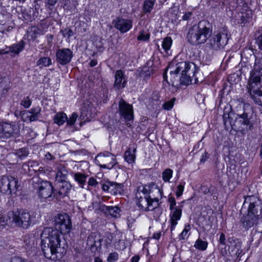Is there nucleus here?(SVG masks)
Returning <instances> with one entry per match:
<instances>
[{
	"label": "nucleus",
	"instance_id": "nucleus-13",
	"mask_svg": "<svg viewBox=\"0 0 262 262\" xmlns=\"http://www.w3.org/2000/svg\"><path fill=\"white\" fill-rule=\"evenodd\" d=\"M248 91L252 99L254 97L252 94V89L257 86L262 85V71H258L253 69L250 74V77L248 81Z\"/></svg>",
	"mask_w": 262,
	"mask_h": 262
},
{
	"label": "nucleus",
	"instance_id": "nucleus-34",
	"mask_svg": "<svg viewBox=\"0 0 262 262\" xmlns=\"http://www.w3.org/2000/svg\"><path fill=\"white\" fill-rule=\"evenodd\" d=\"M106 210L109 214L113 217H117L120 215V209L117 206H107Z\"/></svg>",
	"mask_w": 262,
	"mask_h": 262
},
{
	"label": "nucleus",
	"instance_id": "nucleus-46",
	"mask_svg": "<svg viewBox=\"0 0 262 262\" xmlns=\"http://www.w3.org/2000/svg\"><path fill=\"white\" fill-rule=\"evenodd\" d=\"M118 258V254L117 252H112L107 257V261L108 262H115Z\"/></svg>",
	"mask_w": 262,
	"mask_h": 262
},
{
	"label": "nucleus",
	"instance_id": "nucleus-38",
	"mask_svg": "<svg viewBox=\"0 0 262 262\" xmlns=\"http://www.w3.org/2000/svg\"><path fill=\"white\" fill-rule=\"evenodd\" d=\"M78 117V115L77 113H73L69 119L67 118V120H66L67 125L69 126L73 125L76 122Z\"/></svg>",
	"mask_w": 262,
	"mask_h": 262
},
{
	"label": "nucleus",
	"instance_id": "nucleus-58",
	"mask_svg": "<svg viewBox=\"0 0 262 262\" xmlns=\"http://www.w3.org/2000/svg\"><path fill=\"white\" fill-rule=\"evenodd\" d=\"M46 37L47 39V41H48V44L51 43L52 42V40L53 39V35L52 34H48L46 36Z\"/></svg>",
	"mask_w": 262,
	"mask_h": 262
},
{
	"label": "nucleus",
	"instance_id": "nucleus-9",
	"mask_svg": "<svg viewBox=\"0 0 262 262\" xmlns=\"http://www.w3.org/2000/svg\"><path fill=\"white\" fill-rule=\"evenodd\" d=\"M19 134V127L14 122L0 123V138L8 139L16 138Z\"/></svg>",
	"mask_w": 262,
	"mask_h": 262
},
{
	"label": "nucleus",
	"instance_id": "nucleus-4",
	"mask_svg": "<svg viewBox=\"0 0 262 262\" xmlns=\"http://www.w3.org/2000/svg\"><path fill=\"white\" fill-rule=\"evenodd\" d=\"M212 26L208 21H200L198 25L190 28L187 34L189 42L193 45H199L205 43L211 36Z\"/></svg>",
	"mask_w": 262,
	"mask_h": 262
},
{
	"label": "nucleus",
	"instance_id": "nucleus-25",
	"mask_svg": "<svg viewBox=\"0 0 262 262\" xmlns=\"http://www.w3.org/2000/svg\"><path fill=\"white\" fill-rule=\"evenodd\" d=\"M136 148H128L124 153V159L128 163L131 164L135 162L136 159L135 152Z\"/></svg>",
	"mask_w": 262,
	"mask_h": 262
},
{
	"label": "nucleus",
	"instance_id": "nucleus-40",
	"mask_svg": "<svg viewBox=\"0 0 262 262\" xmlns=\"http://www.w3.org/2000/svg\"><path fill=\"white\" fill-rule=\"evenodd\" d=\"M175 100L176 98H172L171 100L165 102L163 105V108L166 110H170L173 107Z\"/></svg>",
	"mask_w": 262,
	"mask_h": 262
},
{
	"label": "nucleus",
	"instance_id": "nucleus-53",
	"mask_svg": "<svg viewBox=\"0 0 262 262\" xmlns=\"http://www.w3.org/2000/svg\"><path fill=\"white\" fill-rule=\"evenodd\" d=\"M219 243L220 245L225 246L226 245V236L224 233H221L219 238Z\"/></svg>",
	"mask_w": 262,
	"mask_h": 262
},
{
	"label": "nucleus",
	"instance_id": "nucleus-7",
	"mask_svg": "<svg viewBox=\"0 0 262 262\" xmlns=\"http://www.w3.org/2000/svg\"><path fill=\"white\" fill-rule=\"evenodd\" d=\"M19 186L17 178L12 176H3L0 180V192L5 194H14Z\"/></svg>",
	"mask_w": 262,
	"mask_h": 262
},
{
	"label": "nucleus",
	"instance_id": "nucleus-8",
	"mask_svg": "<svg viewBox=\"0 0 262 262\" xmlns=\"http://www.w3.org/2000/svg\"><path fill=\"white\" fill-rule=\"evenodd\" d=\"M228 31L224 30L222 31L214 33L209 40L208 44L214 50L223 49L228 41Z\"/></svg>",
	"mask_w": 262,
	"mask_h": 262
},
{
	"label": "nucleus",
	"instance_id": "nucleus-61",
	"mask_svg": "<svg viewBox=\"0 0 262 262\" xmlns=\"http://www.w3.org/2000/svg\"><path fill=\"white\" fill-rule=\"evenodd\" d=\"M256 103H257L259 105L262 106V100H260L259 99H257L256 97H254V99H252Z\"/></svg>",
	"mask_w": 262,
	"mask_h": 262
},
{
	"label": "nucleus",
	"instance_id": "nucleus-43",
	"mask_svg": "<svg viewBox=\"0 0 262 262\" xmlns=\"http://www.w3.org/2000/svg\"><path fill=\"white\" fill-rule=\"evenodd\" d=\"M31 101L28 96L25 97L21 101L20 104L25 108H29L31 104Z\"/></svg>",
	"mask_w": 262,
	"mask_h": 262
},
{
	"label": "nucleus",
	"instance_id": "nucleus-54",
	"mask_svg": "<svg viewBox=\"0 0 262 262\" xmlns=\"http://www.w3.org/2000/svg\"><path fill=\"white\" fill-rule=\"evenodd\" d=\"M30 115H27V118H28V120L30 122L35 121L38 120V116L32 114H29Z\"/></svg>",
	"mask_w": 262,
	"mask_h": 262
},
{
	"label": "nucleus",
	"instance_id": "nucleus-16",
	"mask_svg": "<svg viewBox=\"0 0 262 262\" xmlns=\"http://www.w3.org/2000/svg\"><path fill=\"white\" fill-rule=\"evenodd\" d=\"M154 201L157 203L159 201V198L154 196L151 198V196L149 198H141V200L137 201V204L139 208L143 211H149L154 210L155 211H159V209L156 207H153L152 203Z\"/></svg>",
	"mask_w": 262,
	"mask_h": 262
},
{
	"label": "nucleus",
	"instance_id": "nucleus-44",
	"mask_svg": "<svg viewBox=\"0 0 262 262\" xmlns=\"http://www.w3.org/2000/svg\"><path fill=\"white\" fill-rule=\"evenodd\" d=\"M30 163V168L31 170V172H33V174L34 172L37 171L38 170V163L36 161H29Z\"/></svg>",
	"mask_w": 262,
	"mask_h": 262
},
{
	"label": "nucleus",
	"instance_id": "nucleus-51",
	"mask_svg": "<svg viewBox=\"0 0 262 262\" xmlns=\"http://www.w3.org/2000/svg\"><path fill=\"white\" fill-rule=\"evenodd\" d=\"M256 42L259 49L262 50V33L257 37Z\"/></svg>",
	"mask_w": 262,
	"mask_h": 262
},
{
	"label": "nucleus",
	"instance_id": "nucleus-23",
	"mask_svg": "<svg viewBox=\"0 0 262 262\" xmlns=\"http://www.w3.org/2000/svg\"><path fill=\"white\" fill-rule=\"evenodd\" d=\"M126 81L124 78V74L121 70H117L115 73L114 88L116 90L124 88Z\"/></svg>",
	"mask_w": 262,
	"mask_h": 262
},
{
	"label": "nucleus",
	"instance_id": "nucleus-42",
	"mask_svg": "<svg viewBox=\"0 0 262 262\" xmlns=\"http://www.w3.org/2000/svg\"><path fill=\"white\" fill-rule=\"evenodd\" d=\"M185 184V182H181V183L177 186L176 195L178 198L182 195L184 191Z\"/></svg>",
	"mask_w": 262,
	"mask_h": 262
},
{
	"label": "nucleus",
	"instance_id": "nucleus-11",
	"mask_svg": "<svg viewBox=\"0 0 262 262\" xmlns=\"http://www.w3.org/2000/svg\"><path fill=\"white\" fill-rule=\"evenodd\" d=\"M55 57L58 64L65 66L71 61L73 57V53L69 48L59 49L56 51Z\"/></svg>",
	"mask_w": 262,
	"mask_h": 262
},
{
	"label": "nucleus",
	"instance_id": "nucleus-35",
	"mask_svg": "<svg viewBox=\"0 0 262 262\" xmlns=\"http://www.w3.org/2000/svg\"><path fill=\"white\" fill-rule=\"evenodd\" d=\"M173 171L170 168H167L162 172V179L165 182H169L172 178Z\"/></svg>",
	"mask_w": 262,
	"mask_h": 262
},
{
	"label": "nucleus",
	"instance_id": "nucleus-22",
	"mask_svg": "<svg viewBox=\"0 0 262 262\" xmlns=\"http://www.w3.org/2000/svg\"><path fill=\"white\" fill-rule=\"evenodd\" d=\"M97 157L102 158V160L104 161H110V160H111L109 163L104 164L100 165L101 167L104 168L111 169L117 163L116 161V159L115 156L109 152H106L105 153H100L97 155Z\"/></svg>",
	"mask_w": 262,
	"mask_h": 262
},
{
	"label": "nucleus",
	"instance_id": "nucleus-49",
	"mask_svg": "<svg viewBox=\"0 0 262 262\" xmlns=\"http://www.w3.org/2000/svg\"><path fill=\"white\" fill-rule=\"evenodd\" d=\"M22 168L24 170L26 174H29V175H32L33 172H31L30 168V163L29 161H28L26 163H25L23 164L22 166Z\"/></svg>",
	"mask_w": 262,
	"mask_h": 262
},
{
	"label": "nucleus",
	"instance_id": "nucleus-3",
	"mask_svg": "<svg viewBox=\"0 0 262 262\" xmlns=\"http://www.w3.org/2000/svg\"><path fill=\"white\" fill-rule=\"evenodd\" d=\"M169 70L170 74H178L181 73L180 77V83L182 85H188L191 83L193 78L194 83L199 82L198 78L196 76L198 70L195 65L192 62L186 61H182L177 62V61H172L169 63L166 69V72Z\"/></svg>",
	"mask_w": 262,
	"mask_h": 262
},
{
	"label": "nucleus",
	"instance_id": "nucleus-60",
	"mask_svg": "<svg viewBox=\"0 0 262 262\" xmlns=\"http://www.w3.org/2000/svg\"><path fill=\"white\" fill-rule=\"evenodd\" d=\"M140 259L139 255H135L131 259V262H138Z\"/></svg>",
	"mask_w": 262,
	"mask_h": 262
},
{
	"label": "nucleus",
	"instance_id": "nucleus-52",
	"mask_svg": "<svg viewBox=\"0 0 262 262\" xmlns=\"http://www.w3.org/2000/svg\"><path fill=\"white\" fill-rule=\"evenodd\" d=\"M97 184L98 182L95 178L91 177L89 179L88 181V185L89 186L96 187Z\"/></svg>",
	"mask_w": 262,
	"mask_h": 262
},
{
	"label": "nucleus",
	"instance_id": "nucleus-17",
	"mask_svg": "<svg viewBox=\"0 0 262 262\" xmlns=\"http://www.w3.org/2000/svg\"><path fill=\"white\" fill-rule=\"evenodd\" d=\"M102 189L107 191L111 194L116 195L121 194L123 191L124 185L122 183H118L115 182L107 181L103 184Z\"/></svg>",
	"mask_w": 262,
	"mask_h": 262
},
{
	"label": "nucleus",
	"instance_id": "nucleus-55",
	"mask_svg": "<svg viewBox=\"0 0 262 262\" xmlns=\"http://www.w3.org/2000/svg\"><path fill=\"white\" fill-rule=\"evenodd\" d=\"M192 15V12H187L183 16L182 19L183 20H188L191 17Z\"/></svg>",
	"mask_w": 262,
	"mask_h": 262
},
{
	"label": "nucleus",
	"instance_id": "nucleus-24",
	"mask_svg": "<svg viewBox=\"0 0 262 262\" xmlns=\"http://www.w3.org/2000/svg\"><path fill=\"white\" fill-rule=\"evenodd\" d=\"M25 45V42L21 40L19 42L13 44L8 47L9 50L7 51H9L15 55H18L24 50Z\"/></svg>",
	"mask_w": 262,
	"mask_h": 262
},
{
	"label": "nucleus",
	"instance_id": "nucleus-1",
	"mask_svg": "<svg viewBox=\"0 0 262 262\" xmlns=\"http://www.w3.org/2000/svg\"><path fill=\"white\" fill-rule=\"evenodd\" d=\"M55 230L45 228L41 235V249L44 256L53 260H59L67 253L64 244H61L60 234L69 233L72 228L71 221L67 214H59L55 220Z\"/></svg>",
	"mask_w": 262,
	"mask_h": 262
},
{
	"label": "nucleus",
	"instance_id": "nucleus-33",
	"mask_svg": "<svg viewBox=\"0 0 262 262\" xmlns=\"http://www.w3.org/2000/svg\"><path fill=\"white\" fill-rule=\"evenodd\" d=\"M172 43V40L170 37H166L164 38L162 41V48L165 53L170 50Z\"/></svg>",
	"mask_w": 262,
	"mask_h": 262
},
{
	"label": "nucleus",
	"instance_id": "nucleus-32",
	"mask_svg": "<svg viewBox=\"0 0 262 262\" xmlns=\"http://www.w3.org/2000/svg\"><path fill=\"white\" fill-rule=\"evenodd\" d=\"M156 0H145L143 4V11L144 13H150L153 9Z\"/></svg>",
	"mask_w": 262,
	"mask_h": 262
},
{
	"label": "nucleus",
	"instance_id": "nucleus-27",
	"mask_svg": "<svg viewBox=\"0 0 262 262\" xmlns=\"http://www.w3.org/2000/svg\"><path fill=\"white\" fill-rule=\"evenodd\" d=\"M67 120V115L63 112H59L54 117V122L59 126L62 125Z\"/></svg>",
	"mask_w": 262,
	"mask_h": 262
},
{
	"label": "nucleus",
	"instance_id": "nucleus-41",
	"mask_svg": "<svg viewBox=\"0 0 262 262\" xmlns=\"http://www.w3.org/2000/svg\"><path fill=\"white\" fill-rule=\"evenodd\" d=\"M253 69L262 71V57L261 58L256 57Z\"/></svg>",
	"mask_w": 262,
	"mask_h": 262
},
{
	"label": "nucleus",
	"instance_id": "nucleus-19",
	"mask_svg": "<svg viewBox=\"0 0 262 262\" xmlns=\"http://www.w3.org/2000/svg\"><path fill=\"white\" fill-rule=\"evenodd\" d=\"M58 189L55 190L54 197L60 199L67 195L71 189V185L68 181L57 182Z\"/></svg>",
	"mask_w": 262,
	"mask_h": 262
},
{
	"label": "nucleus",
	"instance_id": "nucleus-12",
	"mask_svg": "<svg viewBox=\"0 0 262 262\" xmlns=\"http://www.w3.org/2000/svg\"><path fill=\"white\" fill-rule=\"evenodd\" d=\"M118 110L120 115L126 121L133 120L134 111L132 105L121 99L118 103Z\"/></svg>",
	"mask_w": 262,
	"mask_h": 262
},
{
	"label": "nucleus",
	"instance_id": "nucleus-18",
	"mask_svg": "<svg viewBox=\"0 0 262 262\" xmlns=\"http://www.w3.org/2000/svg\"><path fill=\"white\" fill-rule=\"evenodd\" d=\"M102 238L100 233L92 232L88 237L87 245L90 246L91 250L95 252L101 249Z\"/></svg>",
	"mask_w": 262,
	"mask_h": 262
},
{
	"label": "nucleus",
	"instance_id": "nucleus-6",
	"mask_svg": "<svg viewBox=\"0 0 262 262\" xmlns=\"http://www.w3.org/2000/svg\"><path fill=\"white\" fill-rule=\"evenodd\" d=\"M8 215L9 217L12 216V221L16 226L23 229H27L34 224V217L26 210H17L16 211L9 212Z\"/></svg>",
	"mask_w": 262,
	"mask_h": 262
},
{
	"label": "nucleus",
	"instance_id": "nucleus-21",
	"mask_svg": "<svg viewBox=\"0 0 262 262\" xmlns=\"http://www.w3.org/2000/svg\"><path fill=\"white\" fill-rule=\"evenodd\" d=\"M170 210V231L172 232L173 230H174L176 226L178 224V221L181 219L182 211V209L179 207Z\"/></svg>",
	"mask_w": 262,
	"mask_h": 262
},
{
	"label": "nucleus",
	"instance_id": "nucleus-31",
	"mask_svg": "<svg viewBox=\"0 0 262 262\" xmlns=\"http://www.w3.org/2000/svg\"><path fill=\"white\" fill-rule=\"evenodd\" d=\"M208 242L199 238L194 243V247L201 251H205L208 247Z\"/></svg>",
	"mask_w": 262,
	"mask_h": 262
},
{
	"label": "nucleus",
	"instance_id": "nucleus-28",
	"mask_svg": "<svg viewBox=\"0 0 262 262\" xmlns=\"http://www.w3.org/2000/svg\"><path fill=\"white\" fill-rule=\"evenodd\" d=\"M29 154V151L27 148L23 147L17 149L10 156H16L19 159L23 160L26 158Z\"/></svg>",
	"mask_w": 262,
	"mask_h": 262
},
{
	"label": "nucleus",
	"instance_id": "nucleus-45",
	"mask_svg": "<svg viewBox=\"0 0 262 262\" xmlns=\"http://www.w3.org/2000/svg\"><path fill=\"white\" fill-rule=\"evenodd\" d=\"M10 219V217L9 216H6L4 215H0V225L2 226V227L6 226L8 224V221Z\"/></svg>",
	"mask_w": 262,
	"mask_h": 262
},
{
	"label": "nucleus",
	"instance_id": "nucleus-57",
	"mask_svg": "<svg viewBox=\"0 0 262 262\" xmlns=\"http://www.w3.org/2000/svg\"><path fill=\"white\" fill-rule=\"evenodd\" d=\"M28 240H29V243H27V239H26V246L28 245L27 248H29L30 245L31 246V247H32V246H34V237H31L29 238Z\"/></svg>",
	"mask_w": 262,
	"mask_h": 262
},
{
	"label": "nucleus",
	"instance_id": "nucleus-14",
	"mask_svg": "<svg viewBox=\"0 0 262 262\" xmlns=\"http://www.w3.org/2000/svg\"><path fill=\"white\" fill-rule=\"evenodd\" d=\"M55 190L52 183L48 181H42L38 187V195L43 199L54 198Z\"/></svg>",
	"mask_w": 262,
	"mask_h": 262
},
{
	"label": "nucleus",
	"instance_id": "nucleus-62",
	"mask_svg": "<svg viewBox=\"0 0 262 262\" xmlns=\"http://www.w3.org/2000/svg\"><path fill=\"white\" fill-rule=\"evenodd\" d=\"M45 157L47 160H52L54 157L50 153L48 152L45 155Z\"/></svg>",
	"mask_w": 262,
	"mask_h": 262
},
{
	"label": "nucleus",
	"instance_id": "nucleus-37",
	"mask_svg": "<svg viewBox=\"0 0 262 262\" xmlns=\"http://www.w3.org/2000/svg\"><path fill=\"white\" fill-rule=\"evenodd\" d=\"M60 33L62 34L63 37H67L68 38H70L74 35L73 30L70 28L61 29Z\"/></svg>",
	"mask_w": 262,
	"mask_h": 262
},
{
	"label": "nucleus",
	"instance_id": "nucleus-15",
	"mask_svg": "<svg viewBox=\"0 0 262 262\" xmlns=\"http://www.w3.org/2000/svg\"><path fill=\"white\" fill-rule=\"evenodd\" d=\"M112 24L115 28L122 33L128 32L133 27L132 20L119 17L114 19Z\"/></svg>",
	"mask_w": 262,
	"mask_h": 262
},
{
	"label": "nucleus",
	"instance_id": "nucleus-29",
	"mask_svg": "<svg viewBox=\"0 0 262 262\" xmlns=\"http://www.w3.org/2000/svg\"><path fill=\"white\" fill-rule=\"evenodd\" d=\"M74 179L76 182H77L79 186L82 188H83V186L86 182V179L87 176L80 172H76L74 173Z\"/></svg>",
	"mask_w": 262,
	"mask_h": 262
},
{
	"label": "nucleus",
	"instance_id": "nucleus-26",
	"mask_svg": "<svg viewBox=\"0 0 262 262\" xmlns=\"http://www.w3.org/2000/svg\"><path fill=\"white\" fill-rule=\"evenodd\" d=\"M68 171L66 168L64 167H59L57 169V171L56 175V182H60L63 181H67L66 179Z\"/></svg>",
	"mask_w": 262,
	"mask_h": 262
},
{
	"label": "nucleus",
	"instance_id": "nucleus-47",
	"mask_svg": "<svg viewBox=\"0 0 262 262\" xmlns=\"http://www.w3.org/2000/svg\"><path fill=\"white\" fill-rule=\"evenodd\" d=\"M168 202L169 203L170 210L179 208L178 207L176 206V202L174 197L169 196L168 199Z\"/></svg>",
	"mask_w": 262,
	"mask_h": 262
},
{
	"label": "nucleus",
	"instance_id": "nucleus-50",
	"mask_svg": "<svg viewBox=\"0 0 262 262\" xmlns=\"http://www.w3.org/2000/svg\"><path fill=\"white\" fill-rule=\"evenodd\" d=\"M41 112V108L39 106L32 107L30 111L28 112L29 114H32L38 116Z\"/></svg>",
	"mask_w": 262,
	"mask_h": 262
},
{
	"label": "nucleus",
	"instance_id": "nucleus-63",
	"mask_svg": "<svg viewBox=\"0 0 262 262\" xmlns=\"http://www.w3.org/2000/svg\"><path fill=\"white\" fill-rule=\"evenodd\" d=\"M97 64V61L96 60H92L90 62V66L91 67H94Z\"/></svg>",
	"mask_w": 262,
	"mask_h": 262
},
{
	"label": "nucleus",
	"instance_id": "nucleus-48",
	"mask_svg": "<svg viewBox=\"0 0 262 262\" xmlns=\"http://www.w3.org/2000/svg\"><path fill=\"white\" fill-rule=\"evenodd\" d=\"M151 99L152 101V105L158 104V102H160V96L159 94L157 92L152 93Z\"/></svg>",
	"mask_w": 262,
	"mask_h": 262
},
{
	"label": "nucleus",
	"instance_id": "nucleus-20",
	"mask_svg": "<svg viewBox=\"0 0 262 262\" xmlns=\"http://www.w3.org/2000/svg\"><path fill=\"white\" fill-rule=\"evenodd\" d=\"M252 16V11L248 9L247 7L243 8L241 11L237 13L235 16V20L237 24L241 25L242 26L249 22Z\"/></svg>",
	"mask_w": 262,
	"mask_h": 262
},
{
	"label": "nucleus",
	"instance_id": "nucleus-30",
	"mask_svg": "<svg viewBox=\"0 0 262 262\" xmlns=\"http://www.w3.org/2000/svg\"><path fill=\"white\" fill-rule=\"evenodd\" d=\"M52 64V60L50 57H43L39 58L36 62L37 66L39 68L49 67Z\"/></svg>",
	"mask_w": 262,
	"mask_h": 262
},
{
	"label": "nucleus",
	"instance_id": "nucleus-64",
	"mask_svg": "<svg viewBox=\"0 0 262 262\" xmlns=\"http://www.w3.org/2000/svg\"><path fill=\"white\" fill-rule=\"evenodd\" d=\"M242 252V250L239 248H237V250L235 252V255L237 257H238L239 255L241 254Z\"/></svg>",
	"mask_w": 262,
	"mask_h": 262
},
{
	"label": "nucleus",
	"instance_id": "nucleus-56",
	"mask_svg": "<svg viewBox=\"0 0 262 262\" xmlns=\"http://www.w3.org/2000/svg\"><path fill=\"white\" fill-rule=\"evenodd\" d=\"M209 157V155L208 152H205L204 154H202L201 158L200 159L201 162L204 163L208 158Z\"/></svg>",
	"mask_w": 262,
	"mask_h": 262
},
{
	"label": "nucleus",
	"instance_id": "nucleus-39",
	"mask_svg": "<svg viewBox=\"0 0 262 262\" xmlns=\"http://www.w3.org/2000/svg\"><path fill=\"white\" fill-rule=\"evenodd\" d=\"M150 37V34L148 33H146L144 31H142L140 33L139 35L137 37V39L138 40L142 41H148Z\"/></svg>",
	"mask_w": 262,
	"mask_h": 262
},
{
	"label": "nucleus",
	"instance_id": "nucleus-36",
	"mask_svg": "<svg viewBox=\"0 0 262 262\" xmlns=\"http://www.w3.org/2000/svg\"><path fill=\"white\" fill-rule=\"evenodd\" d=\"M191 229V226L190 224H186L184 229L182 232L179 234V238L180 240L185 239L188 237V232Z\"/></svg>",
	"mask_w": 262,
	"mask_h": 262
},
{
	"label": "nucleus",
	"instance_id": "nucleus-59",
	"mask_svg": "<svg viewBox=\"0 0 262 262\" xmlns=\"http://www.w3.org/2000/svg\"><path fill=\"white\" fill-rule=\"evenodd\" d=\"M161 235V234L160 232H157L153 234L152 237L155 239L158 240L160 238Z\"/></svg>",
	"mask_w": 262,
	"mask_h": 262
},
{
	"label": "nucleus",
	"instance_id": "nucleus-2",
	"mask_svg": "<svg viewBox=\"0 0 262 262\" xmlns=\"http://www.w3.org/2000/svg\"><path fill=\"white\" fill-rule=\"evenodd\" d=\"M241 212L246 214L241 222L243 228L248 230L257 225L262 218V203L254 195L245 197Z\"/></svg>",
	"mask_w": 262,
	"mask_h": 262
},
{
	"label": "nucleus",
	"instance_id": "nucleus-10",
	"mask_svg": "<svg viewBox=\"0 0 262 262\" xmlns=\"http://www.w3.org/2000/svg\"><path fill=\"white\" fill-rule=\"evenodd\" d=\"M153 192H157L160 198L162 197V190L156 184L152 183L149 185L140 186L138 187L136 193V199L138 201L141 200V198L150 197L149 194Z\"/></svg>",
	"mask_w": 262,
	"mask_h": 262
},
{
	"label": "nucleus",
	"instance_id": "nucleus-5",
	"mask_svg": "<svg viewBox=\"0 0 262 262\" xmlns=\"http://www.w3.org/2000/svg\"><path fill=\"white\" fill-rule=\"evenodd\" d=\"M224 123L226 126L228 123L232 129L244 134L253 129V123L250 121L251 116L247 112H244L242 114L237 115L234 122H231L229 114H224Z\"/></svg>",
	"mask_w": 262,
	"mask_h": 262
}]
</instances>
